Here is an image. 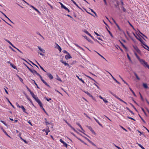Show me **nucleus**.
Here are the masks:
<instances>
[{"label": "nucleus", "mask_w": 149, "mask_h": 149, "mask_svg": "<svg viewBox=\"0 0 149 149\" xmlns=\"http://www.w3.org/2000/svg\"><path fill=\"white\" fill-rule=\"evenodd\" d=\"M139 61L141 64L145 68H147L149 69V65L147 64L144 60L142 59H140Z\"/></svg>", "instance_id": "nucleus-1"}, {"label": "nucleus", "mask_w": 149, "mask_h": 149, "mask_svg": "<svg viewBox=\"0 0 149 149\" xmlns=\"http://www.w3.org/2000/svg\"><path fill=\"white\" fill-rule=\"evenodd\" d=\"M133 35L134 36L136 37V38L138 40H139L141 43L143 44H143H145V42H143V40L140 37H139V38H138L134 33H133Z\"/></svg>", "instance_id": "nucleus-2"}, {"label": "nucleus", "mask_w": 149, "mask_h": 149, "mask_svg": "<svg viewBox=\"0 0 149 149\" xmlns=\"http://www.w3.org/2000/svg\"><path fill=\"white\" fill-rule=\"evenodd\" d=\"M29 91L30 93L32 96V97L36 100V99H37L38 97L36 96V95H35L34 93L32 92L29 89Z\"/></svg>", "instance_id": "nucleus-3"}, {"label": "nucleus", "mask_w": 149, "mask_h": 149, "mask_svg": "<svg viewBox=\"0 0 149 149\" xmlns=\"http://www.w3.org/2000/svg\"><path fill=\"white\" fill-rule=\"evenodd\" d=\"M107 72H108L110 74V75L111 76V77H112V78L114 80V81H115L118 84H120V83L118 81H117L113 77V76L109 72L107 71Z\"/></svg>", "instance_id": "nucleus-4"}, {"label": "nucleus", "mask_w": 149, "mask_h": 149, "mask_svg": "<svg viewBox=\"0 0 149 149\" xmlns=\"http://www.w3.org/2000/svg\"><path fill=\"white\" fill-rule=\"evenodd\" d=\"M35 100L38 102L40 107H42V104L40 100L38 99V97L37 98V99H36Z\"/></svg>", "instance_id": "nucleus-5"}, {"label": "nucleus", "mask_w": 149, "mask_h": 149, "mask_svg": "<svg viewBox=\"0 0 149 149\" xmlns=\"http://www.w3.org/2000/svg\"><path fill=\"white\" fill-rule=\"evenodd\" d=\"M60 141L63 143V145L65 146L66 148H67L68 146V144L64 141L62 139H61L60 140Z\"/></svg>", "instance_id": "nucleus-6"}, {"label": "nucleus", "mask_w": 149, "mask_h": 149, "mask_svg": "<svg viewBox=\"0 0 149 149\" xmlns=\"http://www.w3.org/2000/svg\"><path fill=\"white\" fill-rule=\"evenodd\" d=\"M89 129L90 131L92 132L95 135H96V134L95 132L93 130L92 128L91 127L88 126H86Z\"/></svg>", "instance_id": "nucleus-7"}, {"label": "nucleus", "mask_w": 149, "mask_h": 149, "mask_svg": "<svg viewBox=\"0 0 149 149\" xmlns=\"http://www.w3.org/2000/svg\"><path fill=\"white\" fill-rule=\"evenodd\" d=\"M29 70L34 74H35V72H36V71L34 69H33V68H30L29 66Z\"/></svg>", "instance_id": "nucleus-8"}, {"label": "nucleus", "mask_w": 149, "mask_h": 149, "mask_svg": "<svg viewBox=\"0 0 149 149\" xmlns=\"http://www.w3.org/2000/svg\"><path fill=\"white\" fill-rule=\"evenodd\" d=\"M47 75L48 76V77H49V79H53V77L52 75L51 74L49 73H47Z\"/></svg>", "instance_id": "nucleus-9"}, {"label": "nucleus", "mask_w": 149, "mask_h": 149, "mask_svg": "<svg viewBox=\"0 0 149 149\" xmlns=\"http://www.w3.org/2000/svg\"><path fill=\"white\" fill-rule=\"evenodd\" d=\"M56 46L55 47L57 49L59 50L60 51V52H61V49L60 47L57 43H56Z\"/></svg>", "instance_id": "nucleus-10"}, {"label": "nucleus", "mask_w": 149, "mask_h": 149, "mask_svg": "<svg viewBox=\"0 0 149 149\" xmlns=\"http://www.w3.org/2000/svg\"><path fill=\"white\" fill-rule=\"evenodd\" d=\"M134 49L136 51V52L138 53H140L141 52V51L140 50L138 49L137 47L136 46H134Z\"/></svg>", "instance_id": "nucleus-11"}, {"label": "nucleus", "mask_w": 149, "mask_h": 149, "mask_svg": "<svg viewBox=\"0 0 149 149\" xmlns=\"http://www.w3.org/2000/svg\"><path fill=\"white\" fill-rule=\"evenodd\" d=\"M60 3L61 5V8H64L65 9H68V8H67L63 4L61 3Z\"/></svg>", "instance_id": "nucleus-12"}, {"label": "nucleus", "mask_w": 149, "mask_h": 149, "mask_svg": "<svg viewBox=\"0 0 149 149\" xmlns=\"http://www.w3.org/2000/svg\"><path fill=\"white\" fill-rule=\"evenodd\" d=\"M5 40L8 42L10 45H11L12 47H13L15 48H16V47L13 45V44L10 41H9L7 39H5Z\"/></svg>", "instance_id": "nucleus-13"}, {"label": "nucleus", "mask_w": 149, "mask_h": 149, "mask_svg": "<svg viewBox=\"0 0 149 149\" xmlns=\"http://www.w3.org/2000/svg\"><path fill=\"white\" fill-rule=\"evenodd\" d=\"M61 62L62 63L64 64L65 65L67 66H69V64L68 63H66L65 61H64L63 60H61Z\"/></svg>", "instance_id": "nucleus-14"}, {"label": "nucleus", "mask_w": 149, "mask_h": 149, "mask_svg": "<svg viewBox=\"0 0 149 149\" xmlns=\"http://www.w3.org/2000/svg\"><path fill=\"white\" fill-rule=\"evenodd\" d=\"M84 92H85L86 94H87V95H88L89 96H90V97H92V98H93V96L92 95H91L90 94V93L88 92L87 91H84Z\"/></svg>", "instance_id": "nucleus-15"}, {"label": "nucleus", "mask_w": 149, "mask_h": 149, "mask_svg": "<svg viewBox=\"0 0 149 149\" xmlns=\"http://www.w3.org/2000/svg\"><path fill=\"white\" fill-rule=\"evenodd\" d=\"M21 108H22V109L23 110V111L24 112H25V113H26L27 114L28 113L26 111L25 109V108H24V106H23L21 105Z\"/></svg>", "instance_id": "nucleus-16"}, {"label": "nucleus", "mask_w": 149, "mask_h": 149, "mask_svg": "<svg viewBox=\"0 0 149 149\" xmlns=\"http://www.w3.org/2000/svg\"><path fill=\"white\" fill-rule=\"evenodd\" d=\"M94 119L96 121V122L101 127H102V125L99 122V121L96 118H94Z\"/></svg>", "instance_id": "nucleus-17"}, {"label": "nucleus", "mask_w": 149, "mask_h": 149, "mask_svg": "<svg viewBox=\"0 0 149 149\" xmlns=\"http://www.w3.org/2000/svg\"><path fill=\"white\" fill-rule=\"evenodd\" d=\"M72 58L71 56H70V55L69 54H68V55H66L65 56V58L66 59L70 58Z\"/></svg>", "instance_id": "nucleus-18"}, {"label": "nucleus", "mask_w": 149, "mask_h": 149, "mask_svg": "<svg viewBox=\"0 0 149 149\" xmlns=\"http://www.w3.org/2000/svg\"><path fill=\"white\" fill-rule=\"evenodd\" d=\"M143 45H144L147 48H145L144 47H143L149 51V47L148 45H146L145 43L143 44Z\"/></svg>", "instance_id": "nucleus-19"}, {"label": "nucleus", "mask_w": 149, "mask_h": 149, "mask_svg": "<svg viewBox=\"0 0 149 149\" xmlns=\"http://www.w3.org/2000/svg\"><path fill=\"white\" fill-rule=\"evenodd\" d=\"M116 98H117V99L119 100L120 101L122 102H124V103H125L126 104H127V103L125 102V101H123L121 99H120V98H119V97H118V96L116 97Z\"/></svg>", "instance_id": "nucleus-20"}, {"label": "nucleus", "mask_w": 149, "mask_h": 149, "mask_svg": "<svg viewBox=\"0 0 149 149\" xmlns=\"http://www.w3.org/2000/svg\"><path fill=\"white\" fill-rule=\"evenodd\" d=\"M119 77L120 78V79H122V80L127 85L129 86V85L126 82H125L124 80L123 79V78L120 76H119Z\"/></svg>", "instance_id": "nucleus-21"}, {"label": "nucleus", "mask_w": 149, "mask_h": 149, "mask_svg": "<svg viewBox=\"0 0 149 149\" xmlns=\"http://www.w3.org/2000/svg\"><path fill=\"white\" fill-rule=\"evenodd\" d=\"M38 48L41 51V52H42L43 53H45V50L44 49H42L40 47L38 46Z\"/></svg>", "instance_id": "nucleus-22"}, {"label": "nucleus", "mask_w": 149, "mask_h": 149, "mask_svg": "<svg viewBox=\"0 0 149 149\" xmlns=\"http://www.w3.org/2000/svg\"><path fill=\"white\" fill-rule=\"evenodd\" d=\"M76 77H77L78 78V79L80 80V81H81L83 83H85V82L82 79H81V78H80L77 75L76 76Z\"/></svg>", "instance_id": "nucleus-23"}, {"label": "nucleus", "mask_w": 149, "mask_h": 149, "mask_svg": "<svg viewBox=\"0 0 149 149\" xmlns=\"http://www.w3.org/2000/svg\"><path fill=\"white\" fill-rule=\"evenodd\" d=\"M143 86L146 88H148V87L147 84L146 83H143Z\"/></svg>", "instance_id": "nucleus-24"}, {"label": "nucleus", "mask_w": 149, "mask_h": 149, "mask_svg": "<svg viewBox=\"0 0 149 149\" xmlns=\"http://www.w3.org/2000/svg\"><path fill=\"white\" fill-rule=\"evenodd\" d=\"M134 73L135 75V76H136V79L138 80H139L140 79V78L138 77V76L137 74L136 73V72H134Z\"/></svg>", "instance_id": "nucleus-25"}, {"label": "nucleus", "mask_w": 149, "mask_h": 149, "mask_svg": "<svg viewBox=\"0 0 149 149\" xmlns=\"http://www.w3.org/2000/svg\"><path fill=\"white\" fill-rule=\"evenodd\" d=\"M6 99H7V100L8 101V102H9V103L12 106V107H13V108H15V107H14V106L12 104V103L10 102V101H9V99H8V98H6Z\"/></svg>", "instance_id": "nucleus-26"}, {"label": "nucleus", "mask_w": 149, "mask_h": 149, "mask_svg": "<svg viewBox=\"0 0 149 149\" xmlns=\"http://www.w3.org/2000/svg\"><path fill=\"white\" fill-rule=\"evenodd\" d=\"M3 131L4 132V133L6 135L8 136V137L10 138V136H9L8 134L7 133V132H6V131L3 129Z\"/></svg>", "instance_id": "nucleus-27"}, {"label": "nucleus", "mask_w": 149, "mask_h": 149, "mask_svg": "<svg viewBox=\"0 0 149 149\" xmlns=\"http://www.w3.org/2000/svg\"><path fill=\"white\" fill-rule=\"evenodd\" d=\"M129 89L132 92L133 94L134 95V96L135 97L136 96V95L133 91L132 90V89L130 88H129Z\"/></svg>", "instance_id": "nucleus-28"}, {"label": "nucleus", "mask_w": 149, "mask_h": 149, "mask_svg": "<svg viewBox=\"0 0 149 149\" xmlns=\"http://www.w3.org/2000/svg\"><path fill=\"white\" fill-rule=\"evenodd\" d=\"M10 66L14 69H16V67L13 64H12V63H11V65H10Z\"/></svg>", "instance_id": "nucleus-29"}, {"label": "nucleus", "mask_w": 149, "mask_h": 149, "mask_svg": "<svg viewBox=\"0 0 149 149\" xmlns=\"http://www.w3.org/2000/svg\"><path fill=\"white\" fill-rule=\"evenodd\" d=\"M85 75L87 77L89 78L90 79H91L93 80L95 82H96V81H95V80H94L93 79V78H92L91 77H90L88 76H87V75Z\"/></svg>", "instance_id": "nucleus-30"}, {"label": "nucleus", "mask_w": 149, "mask_h": 149, "mask_svg": "<svg viewBox=\"0 0 149 149\" xmlns=\"http://www.w3.org/2000/svg\"><path fill=\"white\" fill-rule=\"evenodd\" d=\"M43 83L47 86H48L49 87H50V86L48 85V84L45 81H44Z\"/></svg>", "instance_id": "nucleus-31"}, {"label": "nucleus", "mask_w": 149, "mask_h": 149, "mask_svg": "<svg viewBox=\"0 0 149 149\" xmlns=\"http://www.w3.org/2000/svg\"><path fill=\"white\" fill-rule=\"evenodd\" d=\"M37 63L40 66V68L44 72H46V71L44 70L43 68L41 66H40V65L38 63Z\"/></svg>", "instance_id": "nucleus-32"}, {"label": "nucleus", "mask_w": 149, "mask_h": 149, "mask_svg": "<svg viewBox=\"0 0 149 149\" xmlns=\"http://www.w3.org/2000/svg\"><path fill=\"white\" fill-rule=\"evenodd\" d=\"M56 76L57 77V78H56V79L57 80H58L60 81H61V79H60V77H59L58 76V75H56Z\"/></svg>", "instance_id": "nucleus-33"}, {"label": "nucleus", "mask_w": 149, "mask_h": 149, "mask_svg": "<svg viewBox=\"0 0 149 149\" xmlns=\"http://www.w3.org/2000/svg\"><path fill=\"white\" fill-rule=\"evenodd\" d=\"M76 124L78 125L80 127V128H81V130H83V128L80 125V124H79V123H76Z\"/></svg>", "instance_id": "nucleus-34"}, {"label": "nucleus", "mask_w": 149, "mask_h": 149, "mask_svg": "<svg viewBox=\"0 0 149 149\" xmlns=\"http://www.w3.org/2000/svg\"><path fill=\"white\" fill-rule=\"evenodd\" d=\"M36 33L40 35L43 39H45L38 32H37Z\"/></svg>", "instance_id": "nucleus-35"}, {"label": "nucleus", "mask_w": 149, "mask_h": 149, "mask_svg": "<svg viewBox=\"0 0 149 149\" xmlns=\"http://www.w3.org/2000/svg\"><path fill=\"white\" fill-rule=\"evenodd\" d=\"M103 101L105 103H108V101L106 99L104 98L103 99Z\"/></svg>", "instance_id": "nucleus-36"}, {"label": "nucleus", "mask_w": 149, "mask_h": 149, "mask_svg": "<svg viewBox=\"0 0 149 149\" xmlns=\"http://www.w3.org/2000/svg\"><path fill=\"white\" fill-rule=\"evenodd\" d=\"M35 10V12L36 13H38L40 15V14H41L40 12V11L38 10Z\"/></svg>", "instance_id": "nucleus-37"}, {"label": "nucleus", "mask_w": 149, "mask_h": 149, "mask_svg": "<svg viewBox=\"0 0 149 149\" xmlns=\"http://www.w3.org/2000/svg\"><path fill=\"white\" fill-rule=\"evenodd\" d=\"M137 144H138V146L140 147L142 149H143V148H144L140 144H139L138 143H137Z\"/></svg>", "instance_id": "nucleus-38"}, {"label": "nucleus", "mask_w": 149, "mask_h": 149, "mask_svg": "<svg viewBox=\"0 0 149 149\" xmlns=\"http://www.w3.org/2000/svg\"><path fill=\"white\" fill-rule=\"evenodd\" d=\"M97 54L99 55L101 57H102V58H104V59L105 60H106L107 61V60L105 59V58L103 56H102V55H100L99 53H98L97 52Z\"/></svg>", "instance_id": "nucleus-39"}, {"label": "nucleus", "mask_w": 149, "mask_h": 149, "mask_svg": "<svg viewBox=\"0 0 149 149\" xmlns=\"http://www.w3.org/2000/svg\"><path fill=\"white\" fill-rule=\"evenodd\" d=\"M50 132V131L49 130V128H48V129L47 130H46V135H48V133Z\"/></svg>", "instance_id": "nucleus-40"}, {"label": "nucleus", "mask_w": 149, "mask_h": 149, "mask_svg": "<svg viewBox=\"0 0 149 149\" xmlns=\"http://www.w3.org/2000/svg\"><path fill=\"white\" fill-rule=\"evenodd\" d=\"M4 15V16L6 17V18H7L9 20H10V19L9 18H8L7 16L5 14H4V13H2Z\"/></svg>", "instance_id": "nucleus-41"}, {"label": "nucleus", "mask_w": 149, "mask_h": 149, "mask_svg": "<svg viewBox=\"0 0 149 149\" xmlns=\"http://www.w3.org/2000/svg\"><path fill=\"white\" fill-rule=\"evenodd\" d=\"M128 22L129 23V24L134 29L133 27V26H132V25L130 22L128 21Z\"/></svg>", "instance_id": "nucleus-42"}, {"label": "nucleus", "mask_w": 149, "mask_h": 149, "mask_svg": "<svg viewBox=\"0 0 149 149\" xmlns=\"http://www.w3.org/2000/svg\"><path fill=\"white\" fill-rule=\"evenodd\" d=\"M76 45L78 47H79L80 49H81L82 50H84V49L81 47H80V46H79V45H77V44H76Z\"/></svg>", "instance_id": "nucleus-43"}, {"label": "nucleus", "mask_w": 149, "mask_h": 149, "mask_svg": "<svg viewBox=\"0 0 149 149\" xmlns=\"http://www.w3.org/2000/svg\"><path fill=\"white\" fill-rule=\"evenodd\" d=\"M107 30L108 31V32H109V34H110L111 36L112 37H113V36L112 33H111L110 32V31H109L107 29Z\"/></svg>", "instance_id": "nucleus-44"}, {"label": "nucleus", "mask_w": 149, "mask_h": 149, "mask_svg": "<svg viewBox=\"0 0 149 149\" xmlns=\"http://www.w3.org/2000/svg\"><path fill=\"white\" fill-rule=\"evenodd\" d=\"M139 116L140 118L145 123H146L145 121L143 119V118L141 117L140 116V115L139 114Z\"/></svg>", "instance_id": "nucleus-45"}, {"label": "nucleus", "mask_w": 149, "mask_h": 149, "mask_svg": "<svg viewBox=\"0 0 149 149\" xmlns=\"http://www.w3.org/2000/svg\"><path fill=\"white\" fill-rule=\"evenodd\" d=\"M1 122L4 124L6 126H7V125L6 124V123L3 120H1Z\"/></svg>", "instance_id": "nucleus-46"}, {"label": "nucleus", "mask_w": 149, "mask_h": 149, "mask_svg": "<svg viewBox=\"0 0 149 149\" xmlns=\"http://www.w3.org/2000/svg\"><path fill=\"white\" fill-rule=\"evenodd\" d=\"M139 94L140 95V97H141V100L143 101H144V99L142 96V95H141V94L140 93H139Z\"/></svg>", "instance_id": "nucleus-47"}, {"label": "nucleus", "mask_w": 149, "mask_h": 149, "mask_svg": "<svg viewBox=\"0 0 149 149\" xmlns=\"http://www.w3.org/2000/svg\"><path fill=\"white\" fill-rule=\"evenodd\" d=\"M36 74L39 76L40 77L41 76L36 71V72H35V74Z\"/></svg>", "instance_id": "nucleus-48"}, {"label": "nucleus", "mask_w": 149, "mask_h": 149, "mask_svg": "<svg viewBox=\"0 0 149 149\" xmlns=\"http://www.w3.org/2000/svg\"><path fill=\"white\" fill-rule=\"evenodd\" d=\"M17 76L18 77L20 81H21V82H22V81H23V80L22 79V78H21V77H19L18 75H17Z\"/></svg>", "instance_id": "nucleus-49"}, {"label": "nucleus", "mask_w": 149, "mask_h": 149, "mask_svg": "<svg viewBox=\"0 0 149 149\" xmlns=\"http://www.w3.org/2000/svg\"><path fill=\"white\" fill-rule=\"evenodd\" d=\"M127 118H129V119H132V120H134V121H135V120L134 119V118H132V117H129V116H127Z\"/></svg>", "instance_id": "nucleus-50"}, {"label": "nucleus", "mask_w": 149, "mask_h": 149, "mask_svg": "<svg viewBox=\"0 0 149 149\" xmlns=\"http://www.w3.org/2000/svg\"><path fill=\"white\" fill-rule=\"evenodd\" d=\"M83 31L85 32V33H86V34H88V32L86 31V30H84Z\"/></svg>", "instance_id": "nucleus-51"}, {"label": "nucleus", "mask_w": 149, "mask_h": 149, "mask_svg": "<svg viewBox=\"0 0 149 149\" xmlns=\"http://www.w3.org/2000/svg\"><path fill=\"white\" fill-rule=\"evenodd\" d=\"M110 93L113 95V96H114L116 98V97H117L115 94H114L112 92H110Z\"/></svg>", "instance_id": "nucleus-52"}, {"label": "nucleus", "mask_w": 149, "mask_h": 149, "mask_svg": "<svg viewBox=\"0 0 149 149\" xmlns=\"http://www.w3.org/2000/svg\"><path fill=\"white\" fill-rule=\"evenodd\" d=\"M135 55L136 56V57L138 59H139V60L140 59L139 58V56H138L137 55V54L136 53H135Z\"/></svg>", "instance_id": "nucleus-53"}, {"label": "nucleus", "mask_w": 149, "mask_h": 149, "mask_svg": "<svg viewBox=\"0 0 149 149\" xmlns=\"http://www.w3.org/2000/svg\"><path fill=\"white\" fill-rule=\"evenodd\" d=\"M90 143H91L93 146H96V145L91 141L90 142Z\"/></svg>", "instance_id": "nucleus-54"}, {"label": "nucleus", "mask_w": 149, "mask_h": 149, "mask_svg": "<svg viewBox=\"0 0 149 149\" xmlns=\"http://www.w3.org/2000/svg\"><path fill=\"white\" fill-rule=\"evenodd\" d=\"M45 98L46 100L47 101H50V100H51V98H49L48 99L47 98V97H46Z\"/></svg>", "instance_id": "nucleus-55"}, {"label": "nucleus", "mask_w": 149, "mask_h": 149, "mask_svg": "<svg viewBox=\"0 0 149 149\" xmlns=\"http://www.w3.org/2000/svg\"><path fill=\"white\" fill-rule=\"evenodd\" d=\"M88 141H89V142L91 141L89 139H88V138H87L85 137H84V136H83Z\"/></svg>", "instance_id": "nucleus-56"}, {"label": "nucleus", "mask_w": 149, "mask_h": 149, "mask_svg": "<svg viewBox=\"0 0 149 149\" xmlns=\"http://www.w3.org/2000/svg\"><path fill=\"white\" fill-rule=\"evenodd\" d=\"M29 61L30 62H31V63H32L34 65L36 66V67H37V68H38V67L36 65H35V64H34V63H32L31 61L29 60Z\"/></svg>", "instance_id": "nucleus-57"}, {"label": "nucleus", "mask_w": 149, "mask_h": 149, "mask_svg": "<svg viewBox=\"0 0 149 149\" xmlns=\"http://www.w3.org/2000/svg\"><path fill=\"white\" fill-rule=\"evenodd\" d=\"M130 104L131 105V106L133 107V108L135 109V110L136 111H137V110L136 109V108L135 107H134V106L132 104Z\"/></svg>", "instance_id": "nucleus-58"}, {"label": "nucleus", "mask_w": 149, "mask_h": 149, "mask_svg": "<svg viewBox=\"0 0 149 149\" xmlns=\"http://www.w3.org/2000/svg\"><path fill=\"white\" fill-rule=\"evenodd\" d=\"M16 104L17 107L19 108H21V106H20L17 103H16Z\"/></svg>", "instance_id": "nucleus-59"}, {"label": "nucleus", "mask_w": 149, "mask_h": 149, "mask_svg": "<svg viewBox=\"0 0 149 149\" xmlns=\"http://www.w3.org/2000/svg\"><path fill=\"white\" fill-rule=\"evenodd\" d=\"M84 114L86 116V117H87L88 118L91 119V118L89 117L86 113H84Z\"/></svg>", "instance_id": "nucleus-60"}, {"label": "nucleus", "mask_w": 149, "mask_h": 149, "mask_svg": "<svg viewBox=\"0 0 149 149\" xmlns=\"http://www.w3.org/2000/svg\"><path fill=\"white\" fill-rule=\"evenodd\" d=\"M120 43H121V44L123 46V47H124L125 48H126V47H125V45H123V44L121 42H120Z\"/></svg>", "instance_id": "nucleus-61"}, {"label": "nucleus", "mask_w": 149, "mask_h": 149, "mask_svg": "<svg viewBox=\"0 0 149 149\" xmlns=\"http://www.w3.org/2000/svg\"><path fill=\"white\" fill-rule=\"evenodd\" d=\"M71 1L73 2V3L76 6H77V4L73 0H71Z\"/></svg>", "instance_id": "nucleus-62"}, {"label": "nucleus", "mask_w": 149, "mask_h": 149, "mask_svg": "<svg viewBox=\"0 0 149 149\" xmlns=\"http://www.w3.org/2000/svg\"><path fill=\"white\" fill-rule=\"evenodd\" d=\"M141 109H142V111L144 113L146 114V112L145 111H144V109L143 108H141Z\"/></svg>", "instance_id": "nucleus-63"}, {"label": "nucleus", "mask_w": 149, "mask_h": 149, "mask_svg": "<svg viewBox=\"0 0 149 149\" xmlns=\"http://www.w3.org/2000/svg\"><path fill=\"white\" fill-rule=\"evenodd\" d=\"M71 128L74 131H75V132H77V131L75 130V129L73 127H72Z\"/></svg>", "instance_id": "nucleus-64"}]
</instances>
